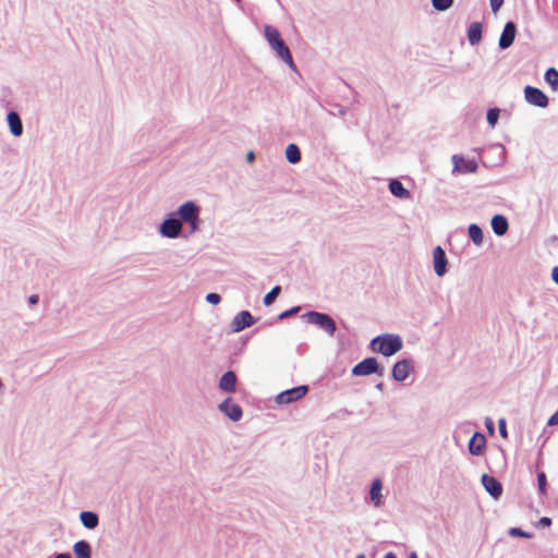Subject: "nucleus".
<instances>
[{"label": "nucleus", "instance_id": "c85d7f7f", "mask_svg": "<svg viewBox=\"0 0 558 558\" xmlns=\"http://www.w3.org/2000/svg\"><path fill=\"white\" fill-rule=\"evenodd\" d=\"M280 293V287H274L264 298L265 305H270Z\"/></svg>", "mask_w": 558, "mask_h": 558}, {"label": "nucleus", "instance_id": "a18cd8bd", "mask_svg": "<svg viewBox=\"0 0 558 558\" xmlns=\"http://www.w3.org/2000/svg\"><path fill=\"white\" fill-rule=\"evenodd\" d=\"M355 558H365V556L363 554H361V555H357Z\"/></svg>", "mask_w": 558, "mask_h": 558}, {"label": "nucleus", "instance_id": "0eeeda50", "mask_svg": "<svg viewBox=\"0 0 558 558\" xmlns=\"http://www.w3.org/2000/svg\"><path fill=\"white\" fill-rule=\"evenodd\" d=\"M378 368V363L375 357H367L362 362L357 363L353 369L352 374L355 376H367L373 373H376Z\"/></svg>", "mask_w": 558, "mask_h": 558}, {"label": "nucleus", "instance_id": "a19ab883", "mask_svg": "<svg viewBox=\"0 0 558 558\" xmlns=\"http://www.w3.org/2000/svg\"><path fill=\"white\" fill-rule=\"evenodd\" d=\"M246 158H247V161L248 162H252L255 158V155L253 151H248L247 155H246Z\"/></svg>", "mask_w": 558, "mask_h": 558}, {"label": "nucleus", "instance_id": "aec40b11", "mask_svg": "<svg viewBox=\"0 0 558 558\" xmlns=\"http://www.w3.org/2000/svg\"><path fill=\"white\" fill-rule=\"evenodd\" d=\"M8 123L14 136H20L23 133L22 121L16 112L11 111L8 113Z\"/></svg>", "mask_w": 558, "mask_h": 558}, {"label": "nucleus", "instance_id": "b1692460", "mask_svg": "<svg viewBox=\"0 0 558 558\" xmlns=\"http://www.w3.org/2000/svg\"><path fill=\"white\" fill-rule=\"evenodd\" d=\"M381 488H383V485H381L380 480L377 478L372 483L369 495H371V500L375 504V506H379V504H380Z\"/></svg>", "mask_w": 558, "mask_h": 558}, {"label": "nucleus", "instance_id": "ddd939ff", "mask_svg": "<svg viewBox=\"0 0 558 558\" xmlns=\"http://www.w3.org/2000/svg\"><path fill=\"white\" fill-rule=\"evenodd\" d=\"M74 558H92L93 547L86 539H78L72 546Z\"/></svg>", "mask_w": 558, "mask_h": 558}, {"label": "nucleus", "instance_id": "cd10ccee", "mask_svg": "<svg viewBox=\"0 0 558 558\" xmlns=\"http://www.w3.org/2000/svg\"><path fill=\"white\" fill-rule=\"evenodd\" d=\"M453 3V0H432V4L437 11H446Z\"/></svg>", "mask_w": 558, "mask_h": 558}, {"label": "nucleus", "instance_id": "9b49d317", "mask_svg": "<svg viewBox=\"0 0 558 558\" xmlns=\"http://www.w3.org/2000/svg\"><path fill=\"white\" fill-rule=\"evenodd\" d=\"M182 230V223L178 219H167L162 222L160 231L167 238H177Z\"/></svg>", "mask_w": 558, "mask_h": 558}, {"label": "nucleus", "instance_id": "f03ea898", "mask_svg": "<svg viewBox=\"0 0 558 558\" xmlns=\"http://www.w3.org/2000/svg\"><path fill=\"white\" fill-rule=\"evenodd\" d=\"M178 214L184 222L190 223L192 232L197 229L199 209L193 202L182 204L179 207Z\"/></svg>", "mask_w": 558, "mask_h": 558}, {"label": "nucleus", "instance_id": "4be33fe9", "mask_svg": "<svg viewBox=\"0 0 558 558\" xmlns=\"http://www.w3.org/2000/svg\"><path fill=\"white\" fill-rule=\"evenodd\" d=\"M468 38L471 45H476L482 39V24L472 23L468 29Z\"/></svg>", "mask_w": 558, "mask_h": 558}, {"label": "nucleus", "instance_id": "4468645a", "mask_svg": "<svg viewBox=\"0 0 558 558\" xmlns=\"http://www.w3.org/2000/svg\"><path fill=\"white\" fill-rule=\"evenodd\" d=\"M482 484L485 487V489L494 497L498 498L502 494V486L499 481H497L495 477L483 474L482 476Z\"/></svg>", "mask_w": 558, "mask_h": 558}, {"label": "nucleus", "instance_id": "f257e3e1", "mask_svg": "<svg viewBox=\"0 0 558 558\" xmlns=\"http://www.w3.org/2000/svg\"><path fill=\"white\" fill-rule=\"evenodd\" d=\"M264 34L269 46L276 51L278 57L290 68H294L290 50L281 38L279 31L274 26L267 25L264 28Z\"/></svg>", "mask_w": 558, "mask_h": 558}, {"label": "nucleus", "instance_id": "7ed1b4c3", "mask_svg": "<svg viewBox=\"0 0 558 558\" xmlns=\"http://www.w3.org/2000/svg\"><path fill=\"white\" fill-rule=\"evenodd\" d=\"M305 317L310 324L319 327L329 335H333L336 330V325L332 318L327 314L310 312L305 315Z\"/></svg>", "mask_w": 558, "mask_h": 558}, {"label": "nucleus", "instance_id": "c03bdc74", "mask_svg": "<svg viewBox=\"0 0 558 558\" xmlns=\"http://www.w3.org/2000/svg\"><path fill=\"white\" fill-rule=\"evenodd\" d=\"M409 558H417L416 554L415 553H411L410 557Z\"/></svg>", "mask_w": 558, "mask_h": 558}, {"label": "nucleus", "instance_id": "6ab92c4d", "mask_svg": "<svg viewBox=\"0 0 558 558\" xmlns=\"http://www.w3.org/2000/svg\"><path fill=\"white\" fill-rule=\"evenodd\" d=\"M236 376L229 371L222 375L219 381V388L225 392H233L235 390Z\"/></svg>", "mask_w": 558, "mask_h": 558}, {"label": "nucleus", "instance_id": "dca6fc26", "mask_svg": "<svg viewBox=\"0 0 558 558\" xmlns=\"http://www.w3.org/2000/svg\"><path fill=\"white\" fill-rule=\"evenodd\" d=\"M454 170L462 173H472L477 169V163L474 160H465L462 156L454 155L452 157Z\"/></svg>", "mask_w": 558, "mask_h": 558}, {"label": "nucleus", "instance_id": "f8f14e48", "mask_svg": "<svg viewBox=\"0 0 558 558\" xmlns=\"http://www.w3.org/2000/svg\"><path fill=\"white\" fill-rule=\"evenodd\" d=\"M78 519L81 524L87 530H95L99 525V515L93 510H82Z\"/></svg>", "mask_w": 558, "mask_h": 558}, {"label": "nucleus", "instance_id": "f704fd0d", "mask_svg": "<svg viewBox=\"0 0 558 558\" xmlns=\"http://www.w3.org/2000/svg\"><path fill=\"white\" fill-rule=\"evenodd\" d=\"M49 558H72L69 551H54Z\"/></svg>", "mask_w": 558, "mask_h": 558}, {"label": "nucleus", "instance_id": "2f4dec72", "mask_svg": "<svg viewBox=\"0 0 558 558\" xmlns=\"http://www.w3.org/2000/svg\"><path fill=\"white\" fill-rule=\"evenodd\" d=\"M206 301H207L208 303L213 304V305H217V304H219V303H220L221 298H220V295H219V294H217V293H208V294L206 295Z\"/></svg>", "mask_w": 558, "mask_h": 558}, {"label": "nucleus", "instance_id": "f3484780", "mask_svg": "<svg viewBox=\"0 0 558 558\" xmlns=\"http://www.w3.org/2000/svg\"><path fill=\"white\" fill-rule=\"evenodd\" d=\"M411 371H412L411 363L407 360H402L395 364V366L392 368V377L397 381H402L409 376Z\"/></svg>", "mask_w": 558, "mask_h": 558}, {"label": "nucleus", "instance_id": "ea45409f", "mask_svg": "<svg viewBox=\"0 0 558 558\" xmlns=\"http://www.w3.org/2000/svg\"><path fill=\"white\" fill-rule=\"evenodd\" d=\"M28 302L31 304H36L38 302V295L37 294H33L28 298Z\"/></svg>", "mask_w": 558, "mask_h": 558}, {"label": "nucleus", "instance_id": "e433bc0d", "mask_svg": "<svg viewBox=\"0 0 558 558\" xmlns=\"http://www.w3.org/2000/svg\"><path fill=\"white\" fill-rule=\"evenodd\" d=\"M547 424L549 426L558 425V410L550 416Z\"/></svg>", "mask_w": 558, "mask_h": 558}, {"label": "nucleus", "instance_id": "9d476101", "mask_svg": "<svg viewBox=\"0 0 558 558\" xmlns=\"http://www.w3.org/2000/svg\"><path fill=\"white\" fill-rule=\"evenodd\" d=\"M517 27L513 22L506 23L501 36L499 38V47L506 49L510 47L515 38Z\"/></svg>", "mask_w": 558, "mask_h": 558}, {"label": "nucleus", "instance_id": "58836bf2", "mask_svg": "<svg viewBox=\"0 0 558 558\" xmlns=\"http://www.w3.org/2000/svg\"><path fill=\"white\" fill-rule=\"evenodd\" d=\"M551 277L553 280L558 284V266L553 268Z\"/></svg>", "mask_w": 558, "mask_h": 558}, {"label": "nucleus", "instance_id": "20e7f679", "mask_svg": "<svg viewBox=\"0 0 558 558\" xmlns=\"http://www.w3.org/2000/svg\"><path fill=\"white\" fill-rule=\"evenodd\" d=\"M403 342L398 335L385 333L371 341V349H402Z\"/></svg>", "mask_w": 558, "mask_h": 558}, {"label": "nucleus", "instance_id": "a211bd4d", "mask_svg": "<svg viewBox=\"0 0 558 558\" xmlns=\"http://www.w3.org/2000/svg\"><path fill=\"white\" fill-rule=\"evenodd\" d=\"M486 445L485 436L481 433H475L469 441V450L471 454L480 456Z\"/></svg>", "mask_w": 558, "mask_h": 558}, {"label": "nucleus", "instance_id": "c9c22d12", "mask_svg": "<svg viewBox=\"0 0 558 558\" xmlns=\"http://www.w3.org/2000/svg\"><path fill=\"white\" fill-rule=\"evenodd\" d=\"M493 12H497L504 3V0H489Z\"/></svg>", "mask_w": 558, "mask_h": 558}, {"label": "nucleus", "instance_id": "c756f323", "mask_svg": "<svg viewBox=\"0 0 558 558\" xmlns=\"http://www.w3.org/2000/svg\"><path fill=\"white\" fill-rule=\"evenodd\" d=\"M499 118V109L493 108L487 111V122L494 126Z\"/></svg>", "mask_w": 558, "mask_h": 558}, {"label": "nucleus", "instance_id": "72a5a7b5", "mask_svg": "<svg viewBox=\"0 0 558 558\" xmlns=\"http://www.w3.org/2000/svg\"><path fill=\"white\" fill-rule=\"evenodd\" d=\"M509 534L512 535V536L530 537V535L526 532H524V531H522V530H520L518 527H512L509 531Z\"/></svg>", "mask_w": 558, "mask_h": 558}, {"label": "nucleus", "instance_id": "bb28decb", "mask_svg": "<svg viewBox=\"0 0 558 558\" xmlns=\"http://www.w3.org/2000/svg\"><path fill=\"white\" fill-rule=\"evenodd\" d=\"M546 82L554 88H558V71L554 68H550L545 73Z\"/></svg>", "mask_w": 558, "mask_h": 558}, {"label": "nucleus", "instance_id": "37998d69", "mask_svg": "<svg viewBox=\"0 0 558 558\" xmlns=\"http://www.w3.org/2000/svg\"><path fill=\"white\" fill-rule=\"evenodd\" d=\"M385 558H397V557L393 553L390 551L385 555Z\"/></svg>", "mask_w": 558, "mask_h": 558}, {"label": "nucleus", "instance_id": "7c9ffc66", "mask_svg": "<svg viewBox=\"0 0 558 558\" xmlns=\"http://www.w3.org/2000/svg\"><path fill=\"white\" fill-rule=\"evenodd\" d=\"M537 485H538L539 493L541 494H545L546 493L547 478H546V474L544 472H539L537 474Z\"/></svg>", "mask_w": 558, "mask_h": 558}, {"label": "nucleus", "instance_id": "4c0bfd02", "mask_svg": "<svg viewBox=\"0 0 558 558\" xmlns=\"http://www.w3.org/2000/svg\"><path fill=\"white\" fill-rule=\"evenodd\" d=\"M539 524L543 526H549L551 524V520L547 517H544L539 520Z\"/></svg>", "mask_w": 558, "mask_h": 558}, {"label": "nucleus", "instance_id": "79ce46f5", "mask_svg": "<svg viewBox=\"0 0 558 558\" xmlns=\"http://www.w3.org/2000/svg\"><path fill=\"white\" fill-rule=\"evenodd\" d=\"M385 355L387 356H390L392 355L393 353H396L397 351H392V350H389V351H381Z\"/></svg>", "mask_w": 558, "mask_h": 558}, {"label": "nucleus", "instance_id": "393cba45", "mask_svg": "<svg viewBox=\"0 0 558 558\" xmlns=\"http://www.w3.org/2000/svg\"><path fill=\"white\" fill-rule=\"evenodd\" d=\"M390 192L398 197H408L409 191L403 186V184L398 180H392L389 183Z\"/></svg>", "mask_w": 558, "mask_h": 558}, {"label": "nucleus", "instance_id": "2eb2a0df", "mask_svg": "<svg viewBox=\"0 0 558 558\" xmlns=\"http://www.w3.org/2000/svg\"><path fill=\"white\" fill-rule=\"evenodd\" d=\"M434 270L437 276L441 277L446 272L447 259L445 251L437 246L433 251Z\"/></svg>", "mask_w": 558, "mask_h": 558}, {"label": "nucleus", "instance_id": "39448f33", "mask_svg": "<svg viewBox=\"0 0 558 558\" xmlns=\"http://www.w3.org/2000/svg\"><path fill=\"white\" fill-rule=\"evenodd\" d=\"M308 388L305 385L288 389L276 397V401L279 404H289L303 398Z\"/></svg>", "mask_w": 558, "mask_h": 558}, {"label": "nucleus", "instance_id": "5701e85b", "mask_svg": "<svg viewBox=\"0 0 558 558\" xmlns=\"http://www.w3.org/2000/svg\"><path fill=\"white\" fill-rule=\"evenodd\" d=\"M286 158L291 163H296L301 160V153L295 144H289L286 148Z\"/></svg>", "mask_w": 558, "mask_h": 558}, {"label": "nucleus", "instance_id": "6e6552de", "mask_svg": "<svg viewBox=\"0 0 558 558\" xmlns=\"http://www.w3.org/2000/svg\"><path fill=\"white\" fill-rule=\"evenodd\" d=\"M255 319L248 311H242L231 322V331L239 332L246 327L252 326Z\"/></svg>", "mask_w": 558, "mask_h": 558}, {"label": "nucleus", "instance_id": "412c9836", "mask_svg": "<svg viewBox=\"0 0 558 558\" xmlns=\"http://www.w3.org/2000/svg\"><path fill=\"white\" fill-rule=\"evenodd\" d=\"M508 221L505 216L496 215L492 219V228L497 235H504L508 231Z\"/></svg>", "mask_w": 558, "mask_h": 558}, {"label": "nucleus", "instance_id": "a878e982", "mask_svg": "<svg viewBox=\"0 0 558 558\" xmlns=\"http://www.w3.org/2000/svg\"><path fill=\"white\" fill-rule=\"evenodd\" d=\"M469 236L476 245H480L483 242V232L477 225H471L469 227Z\"/></svg>", "mask_w": 558, "mask_h": 558}, {"label": "nucleus", "instance_id": "1a4fd4ad", "mask_svg": "<svg viewBox=\"0 0 558 558\" xmlns=\"http://www.w3.org/2000/svg\"><path fill=\"white\" fill-rule=\"evenodd\" d=\"M219 410L225 413L233 422L241 420L243 412L239 404L234 403L231 398H227L219 404Z\"/></svg>", "mask_w": 558, "mask_h": 558}, {"label": "nucleus", "instance_id": "473e14b6", "mask_svg": "<svg viewBox=\"0 0 558 558\" xmlns=\"http://www.w3.org/2000/svg\"><path fill=\"white\" fill-rule=\"evenodd\" d=\"M498 427H499L500 436L502 438H507L508 437V433H507V427H506V421L504 418L499 420Z\"/></svg>", "mask_w": 558, "mask_h": 558}, {"label": "nucleus", "instance_id": "423d86ee", "mask_svg": "<svg viewBox=\"0 0 558 558\" xmlns=\"http://www.w3.org/2000/svg\"><path fill=\"white\" fill-rule=\"evenodd\" d=\"M525 99L529 104L545 108L548 105L547 96L538 88L526 86L524 88Z\"/></svg>", "mask_w": 558, "mask_h": 558}]
</instances>
